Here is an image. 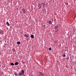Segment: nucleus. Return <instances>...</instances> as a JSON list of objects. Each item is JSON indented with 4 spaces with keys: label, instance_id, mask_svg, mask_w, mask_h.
I'll return each instance as SVG.
<instances>
[{
    "label": "nucleus",
    "instance_id": "f257e3e1",
    "mask_svg": "<svg viewBox=\"0 0 76 76\" xmlns=\"http://www.w3.org/2000/svg\"><path fill=\"white\" fill-rule=\"evenodd\" d=\"M22 73H19V76H21V75H24V70H22Z\"/></svg>",
    "mask_w": 76,
    "mask_h": 76
},
{
    "label": "nucleus",
    "instance_id": "f03ea898",
    "mask_svg": "<svg viewBox=\"0 0 76 76\" xmlns=\"http://www.w3.org/2000/svg\"><path fill=\"white\" fill-rule=\"evenodd\" d=\"M38 7L39 9H41V4H38Z\"/></svg>",
    "mask_w": 76,
    "mask_h": 76
},
{
    "label": "nucleus",
    "instance_id": "7ed1b4c3",
    "mask_svg": "<svg viewBox=\"0 0 76 76\" xmlns=\"http://www.w3.org/2000/svg\"><path fill=\"white\" fill-rule=\"evenodd\" d=\"M6 24H7V26H10V24H9V23L8 22H7Z\"/></svg>",
    "mask_w": 76,
    "mask_h": 76
},
{
    "label": "nucleus",
    "instance_id": "20e7f679",
    "mask_svg": "<svg viewBox=\"0 0 76 76\" xmlns=\"http://www.w3.org/2000/svg\"><path fill=\"white\" fill-rule=\"evenodd\" d=\"M23 13H26V10H23Z\"/></svg>",
    "mask_w": 76,
    "mask_h": 76
},
{
    "label": "nucleus",
    "instance_id": "39448f33",
    "mask_svg": "<svg viewBox=\"0 0 76 76\" xmlns=\"http://www.w3.org/2000/svg\"><path fill=\"white\" fill-rule=\"evenodd\" d=\"M31 37L32 38H34V36L33 35H31Z\"/></svg>",
    "mask_w": 76,
    "mask_h": 76
},
{
    "label": "nucleus",
    "instance_id": "423d86ee",
    "mask_svg": "<svg viewBox=\"0 0 76 76\" xmlns=\"http://www.w3.org/2000/svg\"><path fill=\"white\" fill-rule=\"evenodd\" d=\"M10 65L11 66H14L15 65V64H14L13 63H11L10 64Z\"/></svg>",
    "mask_w": 76,
    "mask_h": 76
},
{
    "label": "nucleus",
    "instance_id": "0eeeda50",
    "mask_svg": "<svg viewBox=\"0 0 76 76\" xmlns=\"http://www.w3.org/2000/svg\"><path fill=\"white\" fill-rule=\"evenodd\" d=\"M39 73H40V76H43V74L42 73V72H40Z\"/></svg>",
    "mask_w": 76,
    "mask_h": 76
},
{
    "label": "nucleus",
    "instance_id": "6e6552de",
    "mask_svg": "<svg viewBox=\"0 0 76 76\" xmlns=\"http://www.w3.org/2000/svg\"><path fill=\"white\" fill-rule=\"evenodd\" d=\"M17 43L18 45H20V42H17Z\"/></svg>",
    "mask_w": 76,
    "mask_h": 76
},
{
    "label": "nucleus",
    "instance_id": "1a4fd4ad",
    "mask_svg": "<svg viewBox=\"0 0 76 76\" xmlns=\"http://www.w3.org/2000/svg\"><path fill=\"white\" fill-rule=\"evenodd\" d=\"M58 26H55V29H57V28H58Z\"/></svg>",
    "mask_w": 76,
    "mask_h": 76
},
{
    "label": "nucleus",
    "instance_id": "9d476101",
    "mask_svg": "<svg viewBox=\"0 0 76 76\" xmlns=\"http://www.w3.org/2000/svg\"><path fill=\"white\" fill-rule=\"evenodd\" d=\"M15 65H18V62H16V63H15Z\"/></svg>",
    "mask_w": 76,
    "mask_h": 76
},
{
    "label": "nucleus",
    "instance_id": "9b49d317",
    "mask_svg": "<svg viewBox=\"0 0 76 76\" xmlns=\"http://www.w3.org/2000/svg\"><path fill=\"white\" fill-rule=\"evenodd\" d=\"M24 36L26 37V38H28V35H27V34H25Z\"/></svg>",
    "mask_w": 76,
    "mask_h": 76
},
{
    "label": "nucleus",
    "instance_id": "f8f14e48",
    "mask_svg": "<svg viewBox=\"0 0 76 76\" xmlns=\"http://www.w3.org/2000/svg\"><path fill=\"white\" fill-rule=\"evenodd\" d=\"M49 24H51V23H52V22H51V21H50L49 22Z\"/></svg>",
    "mask_w": 76,
    "mask_h": 76
},
{
    "label": "nucleus",
    "instance_id": "ddd939ff",
    "mask_svg": "<svg viewBox=\"0 0 76 76\" xmlns=\"http://www.w3.org/2000/svg\"><path fill=\"white\" fill-rule=\"evenodd\" d=\"M14 74H15V75L16 76H17V75H18V74H17V73H16V72H15Z\"/></svg>",
    "mask_w": 76,
    "mask_h": 76
},
{
    "label": "nucleus",
    "instance_id": "4468645a",
    "mask_svg": "<svg viewBox=\"0 0 76 76\" xmlns=\"http://www.w3.org/2000/svg\"><path fill=\"white\" fill-rule=\"evenodd\" d=\"M63 57H65L66 56V55H65L64 54H63Z\"/></svg>",
    "mask_w": 76,
    "mask_h": 76
},
{
    "label": "nucleus",
    "instance_id": "2eb2a0df",
    "mask_svg": "<svg viewBox=\"0 0 76 76\" xmlns=\"http://www.w3.org/2000/svg\"><path fill=\"white\" fill-rule=\"evenodd\" d=\"M57 31H58V29H57V31H56L55 32H57Z\"/></svg>",
    "mask_w": 76,
    "mask_h": 76
},
{
    "label": "nucleus",
    "instance_id": "dca6fc26",
    "mask_svg": "<svg viewBox=\"0 0 76 76\" xmlns=\"http://www.w3.org/2000/svg\"><path fill=\"white\" fill-rule=\"evenodd\" d=\"M49 50H51V48H49Z\"/></svg>",
    "mask_w": 76,
    "mask_h": 76
},
{
    "label": "nucleus",
    "instance_id": "f3484780",
    "mask_svg": "<svg viewBox=\"0 0 76 76\" xmlns=\"http://www.w3.org/2000/svg\"><path fill=\"white\" fill-rule=\"evenodd\" d=\"M66 5H68V3L67 2H66Z\"/></svg>",
    "mask_w": 76,
    "mask_h": 76
},
{
    "label": "nucleus",
    "instance_id": "a211bd4d",
    "mask_svg": "<svg viewBox=\"0 0 76 76\" xmlns=\"http://www.w3.org/2000/svg\"><path fill=\"white\" fill-rule=\"evenodd\" d=\"M43 4V5H45V3H44V4Z\"/></svg>",
    "mask_w": 76,
    "mask_h": 76
},
{
    "label": "nucleus",
    "instance_id": "6ab92c4d",
    "mask_svg": "<svg viewBox=\"0 0 76 76\" xmlns=\"http://www.w3.org/2000/svg\"><path fill=\"white\" fill-rule=\"evenodd\" d=\"M20 73H22V71H21V72Z\"/></svg>",
    "mask_w": 76,
    "mask_h": 76
}]
</instances>
